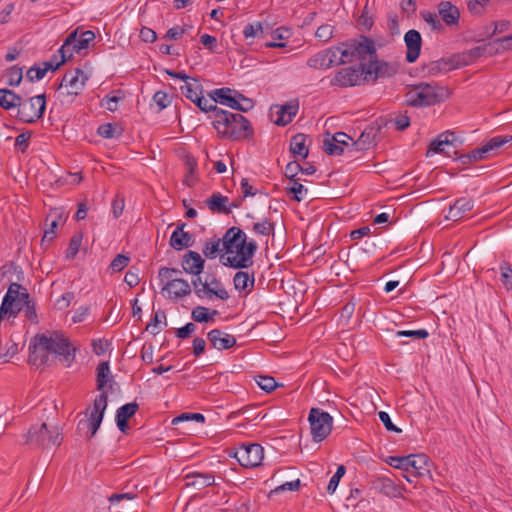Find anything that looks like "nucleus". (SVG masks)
Listing matches in <instances>:
<instances>
[{"label":"nucleus","mask_w":512,"mask_h":512,"mask_svg":"<svg viewBox=\"0 0 512 512\" xmlns=\"http://www.w3.org/2000/svg\"><path fill=\"white\" fill-rule=\"evenodd\" d=\"M49 351L42 350V346L37 344V335L34 336L29 344V364L39 367L47 363Z\"/></svg>","instance_id":"26"},{"label":"nucleus","mask_w":512,"mask_h":512,"mask_svg":"<svg viewBox=\"0 0 512 512\" xmlns=\"http://www.w3.org/2000/svg\"><path fill=\"white\" fill-rule=\"evenodd\" d=\"M139 409V405L136 402L127 403L117 409L116 412V423L119 430L123 433H127L128 424L127 421L133 417Z\"/></svg>","instance_id":"24"},{"label":"nucleus","mask_w":512,"mask_h":512,"mask_svg":"<svg viewBox=\"0 0 512 512\" xmlns=\"http://www.w3.org/2000/svg\"><path fill=\"white\" fill-rule=\"evenodd\" d=\"M259 33H263L262 23L259 21L248 23L243 29V35L246 39L255 38Z\"/></svg>","instance_id":"56"},{"label":"nucleus","mask_w":512,"mask_h":512,"mask_svg":"<svg viewBox=\"0 0 512 512\" xmlns=\"http://www.w3.org/2000/svg\"><path fill=\"white\" fill-rule=\"evenodd\" d=\"M76 31L71 32L67 38L64 40L63 45L58 50L60 53V61L64 64L67 60H69L73 56V52H75L74 43H75Z\"/></svg>","instance_id":"38"},{"label":"nucleus","mask_w":512,"mask_h":512,"mask_svg":"<svg viewBox=\"0 0 512 512\" xmlns=\"http://www.w3.org/2000/svg\"><path fill=\"white\" fill-rule=\"evenodd\" d=\"M223 247V237L222 238H212L205 242L204 248L202 250L204 256L208 259H214L217 253H224Z\"/></svg>","instance_id":"37"},{"label":"nucleus","mask_w":512,"mask_h":512,"mask_svg":"<svg viewBox=\"0 0 512 512\" xmlns=\"http://www.w3.org/2000/svg\"><path fill=\"white\" fill-rule=\"evenodd\" d=\"M387 463L401 469L412 476H424L429 473V459L424 454H411L407 456H390Z\"/></svg>","instance_id":"7"},{"label":"nucleus","mask_w":512,"mask_h":512,"mask_svg":"<svg viewBox=\"0 0 512 512\" xmlns=\"http://www.w3.org/2000/svg\"><path fill=\"white\" fill-rule=\"evenodd\" d=\"M512 141V136H495L491 138L487 143L484 145L488 149V151L497 150L500 147H502L504 144Z\"/></svg>","instance_id":"57"},{"label":"nucleus","mask_w":512,"mask_h":512,"mask_svg":"<svg viewBox=\"0 0 512 512\" xmlns=\"http://www.w3.org/2000/svg\"><path fill=\"white\" fill-rule=\"evenodd\" d=\"M355 56L361 60L376 58V48L373 40L362 36L360 41H353Z\"/></svg>","instance_id":"25"},{"label":"nucleus","mask_w":512,"mask_h":512,"mask_svg":"<svg viewBox=\"0 0 512 512\" xmlns=\"http://www.w3.org/2000/svg\"><path fill=\"white\" fill-rule=\"evenodd\" d=\"M255 278L254 273L251 274L247 271H238L233 278L234 287L238 291H244L250 286H254Z\"/></svg>","instance_id":"35"},{"label":"nucleus","mask_w":512,"mask_h":512,"mask_svg":"<svg viewBox=\"0 0 512 512\" xmlns=\"http://www.w3.org/2000/svg\"><path fill=\"white\" fill-rule=\"evenodd\" d=\"M46 109L45 94L30 97L27 100L21 98L17 110V118L24 123H34L42 118Z\"/></svg>","instance_id":"9"},{"label":"nucleus","mask_w":512,"mask_h":512,"mask_svg":"<svg viewBox=\"0 0 512 512\" xmlns=\"http://www.w3.org/2000/svg\"><path fill=\"white\" fill-rule=\"evenodd\" d=\"M293 181V184L287 188V193L288 194H292V198L295 200V201H302L306 194H307V189L299 182H297L296 180H292Z\"/></svg>","instance_id":"52"},{"label":"nucleus","mask_w":512,"mask_h":512,"mask_svg":"<svg viewBox=\"0 0 512 512\" xmlns=\"http://www.w3.org/2000/svg\"><path fill=\"white\" fill-rule=\"evenodd\" d=\"M233 456L241 466L254 468L261 464L264 458V450L258 443L243 444L234 452Z\"/></svg>","instance_id":"11"},{"label":"nucleus","mask_w":512,"mask_h":512,"mask_svg":"<svg viewBox=\"0 0 512 512\" xmlns=\"http://www.w3.org/2000/svg\"><path fill=\"white\" fill-rule=\"evenodd\" d=\"M316 37L323 42H327L333 36V27L331 25H321L316 31Z\"/></svg>","instance_id":"64"},{"label":"nucleus","mask_w":512,"mask_h":512,"mask_svg":"<svg viewBox=\"0 0 512 512\" xmlns=\"http://www.w3.org/2000/svg\"><path fill=\"white\" fill-rule=\"evenodd\" d=\"M83 239V234L80 232L74 233L69 241V245L66 251L67 259H73L77 253L79 252L81 243Z\"/></svg>","instance_id":"46"},{"label":"nucleus","mask_w":512,"mask_h":512,"mask_svg":"<svg viewBox=\"0 0 512 512\" xmlns=\"http://www.w3.org/2000/svg\"><path fill=\"white\" fill-rule=\"evenodd\" d=\"M404 41L407 47L406 60L408 63H413L420 54L422 45L421 34L417 30L411 29L406 32Z\"/></svg>","instance_id":"16"},{"label":"nucleus","mask_w":512,"mask_h":512,"mask_svg":"<svg viewBox=\"0 0 512 512\" xmlns=\"http://www.w3.org/2000/svg\"><path fill=\"white\" fill-rule=\"evenodd\" d=\"M183 270L192 275H200L204 270L205 260L198 252L189 250L182 257Z\"/></svg>","instance_id":"18"},{"label":"nucleus","mask_w":512,"mask_h":512,"mask_svg":"<svg viewBox=\"0 0 512 512\" xmlns=\"http://www.w3.org/2000/svg\"><path fill=\"white\" fill-rule=\"evenodd\" d=\"M336 47L339 49V60L343 62V64L352 61L353 57H355L353 42L349 44L341 43Z\"/></svg>","instance_id":"49"},{"label":"nucleus","mask_w":512,"mask_h":512,"mask_svg":"<svg viewBox=\"0 0 512 512\" xmlns=\"http://www.w3.org/2000/svg\"><path fill=\"white\" fill-rule=\"evenodd\" d=\"M62 220V216L60 214H49L46 218V221L50 223L49 228L45 230L43 238L41 240L42 244L45 242H51L56 237V229L58 227L59 221Z\"/></svg>","instance_id":"39"},{"label":"nucleus","mask_w":512,"mask_h":512,"mask_svg":"<svg viewBox=\"0 0 512 512\" xmlns=\"http://www.w3.org/2000/svg\"><path fill=\"white\" fill-rule=\"evenodd\" d=\"M212 347L217 350H226L236 345V338L220 329H212L207 334Z\"/></svg>","instance_id":"20"},{"label":"nucleus","mask_w":512,"mask_h":512,"mask_svg":"<svg viewBox=\"0 0 512 512\" xmlns=\"http://www.w3.org/2000/svg\"><path fill=\"white\" fill-rule=\"evenodd\" d=\"M454 140L455 136L453 132L447 131L440 134L436 139H434L430 143L429 149L426 152V156H430L432 154L437 153L448 154V152L445 151V146L452 145Z\"/></svg>","instance_id":"28"},{"label":"nucleus","mask_w":512,"mask_h":512,"mask_svg":"<svg viewBox=\"0 0 512 512\" xmlns=\"http://www.w3.org/2000/svg\"><path fill=\"white\" fill-rule=\"evenodd\" d=\"M380 131V126H367L357 140L352 141L351 146L356 150H367L375 144V138Z\"/></svg>","instance_id":"22"},{"label":"nucleus","mask_w":512,"mask_h":512,"mask_svg":"<svg viewBox=\"0 0 512 512\" xmlns=\"http://www.w3.org/2000/svg\"><path fill=\"white\" fill-rule=\"evenodd\" d=\"M181 274L182 271L178 268L161 267L158 270V278L161 283H164V281H171L173 279H181L179 277Z\"/></svg>","instance_id":"50"},{"label":"nucleus","mask_w":512,"mask_h":512,"mask_svg":"<svg viewBox=\"0 0 512 512\" xmlns=\"http://www.w3.org/2000/svg\"><path fill=\"white\" fill-rule=\"evenodd\" d=\"M391 122L394 123V126L398 131H404L406 128L410 126V118L407 116L406 113L397 114L393 119H391Z\"/></svg>","instance_id":"62"},{"label":"nucleus","mask_w":512,"mask_h":512,"mask_svg":"<svg viewBox=\"0 0 512 512\" xmlns=\"http://www.w3.org/2000/svg\"><path fill=\"white\" fill-rule=\"evenodd\" d=\"M472 63L468 50L457 53L448 58V65L452 69L464 67Z\"/></svg>","instance_id":"43"},{"label":"nucleus","mask_w":512,"mask_h":512,"mask_svg":"<svg viewBox=\"0 0 512 512\" xmlns=\"http://www.w3.org/2000/svg\"><path fill=\"white\" fill-rule=\"evenodd\" d=\"M185 167L187 169V175L184 179V183L187 186H192L194 181L191 179V177L194 175L195 170L197 168V162H196L195 158L192 156H186Z\"/></svg>","instance_id":"54"},{"label":"nucleus","mask_w":512,"mask_h":512,"mask_svg":"<svg viewBox=\"0 0 512 512\" xmlns=\"http://www.w3.org/2000/svg\"><path fill=\"white\" fill-rule=\"evenodd\" d=\"M216 314H218L217 310H213L211 314H209L208 308L203 306H197L192 310L191 316L192 319L196 322H209Z\"/></svg>","instance_id":"45"},{"label":"nucleus","mask_w":512,"mask_h":512,"mask_svg":"<svg viewBox=\"0 0 512 512\" xmlns=\"http://www.w3.org/2000/svg\"><path fill=\"white\" fill-rule=\"evenodd\" d=\"M161 324L164 326L167 325L166 314L163 310H158L147 325L146 330L150 331L153 335H156L161 330Z\"/></svg>","instance_id":"44"},{"label":"nucleus","mask_w":512,"mask_h":512,"mask_svg":"<svg viewBox=\"0 0 512 512\" xmlns=\"http://www.w3.org/2000/svg\"><path fill=\"white\" fill-rule=\"evenodd\" d=\"M439 15L447 25L458 24L460 17L458 8L448 1L439 4Z\"/></svg>","instance_id":"32"},{"label":"nucleus","mask_w":512,"mask_h":512,"mask_svg":"<svg viewBox=\"0 0 512 512\" xmlns=\"http://www.w3.org/2000/svg\"><path fill=\"white\" fill-rule=\"evenodd\" d=\"M449 92L446 88L432 85L427 82H420L414 85L406 94V102L413 107L431 106L448 98Z\"/></svg>","instance_id":"4"},{"label":"nucleus","mask_w":512,"mask_h":512,"mask_svg":"<svg viewBox=\"0 0 512 512\" xmlns=\"http://www.w3.org/2000/svg\"><path fill=\"white\" fill-rule=\"evenodd\" d=\"M194 292L199 298H203L204 296L211 297L212 295H215L221 300H227L229 298V294L226 289H214L213 287H209L208 279L204 281L202 287L194 288Z\"/></svg>","instance_id":"34"},{"label":"nucleus","mask_w":512,"mask_h":512,"mask_svg":"<svg viewBox=\"0 0 512 512\" xmlns=\"http://www.w3.org/2000/svg\"><path fill=\"white\" fill-rule=\"evenodd\" d=\"M386 63H379L378 61H373V59H369L368 64H360L359 67H364V74L366 75H375L376 77L382 75V68L386 66Z\"/></svg>","instance_id":"53"},{"label":"nucleus","mask_w":512,"mask_h":512,"mask_svg":"<svg viewBox=\"0 0 512 512\" xmlns=\"http://www.w3.org/2000/svg\"><path fill=\"white\" fill-rule=\"evenodd\" d=\"M474 207L473 200L468 197H461L457 199L453 205L450 206L446 218L452 221H458L465 217Z\"/></svg>","instance_id":"21"},{"label":"nucleus","mask_w":512,"mask_h":512,"mask_svg":"<svg viewBox=\"0 0 512 512\" xmlns=\"http://www.w3.org/2000/svg\"><path fill=\"white\" fill-rule=\"evenodd\" d=\"M224 253L220 254V262L233 269H247L254 263L253 258L258 250L257 242L248 240L246 233L239 227L232 226L223 235Z\"/></svg>","instance_id":"1"},{"label":"nucleus","mask_w":512,"mask_h":512,"mask_svg":"<svg viewBox=\"0 0 512 512\" xmlns=\"http://www.w3.org/2000/svg\"><path fill=\"white\" fill-rule=\"evenodd\" d=\"M88 79V75L83 70L75 68L64 74L58 89H65L66 92L63 95L69 98L68 101H73L76 96L82 93Z\"/></svg>","instance_id":"10"},{"label":"nucleus","mask_w":512,"mask_h":512,"mask_svg":"<svg viewBox=\"0 0 512 512\" xmlns=\"http://www.w3.org/2000/svg\"><path fill=\"white\" fill-rule=\"evenodd\" d=\"M109 374V362H101L97 367V389L102 392L94 399L93 407L88 418L79 420L77 424V431L79 433L86 431L88 439L92 438L98 431L107 408L108 396L107 392L103 391V389L108 382Z\"/></svg>","instance_id":"3"},{"label":"nucleus","mask_w":512,"mask_h":512,"mask_svg":"<svg viewBox=\"0 0 512 512\" xmlns=\"http://www.w3.org/2000/svg\"><path fill=\"white\" fill-rule=\"evenodd\" d=\"M298 108V103L275 106V110L272 109L271 115L272 117H274V115L277 117L274 118L273 122L278 126H285L289 124L293 120V117L296 116Z\"/></svg>","instance_id":"19"},{"label":"nucleus","mask_w":512,"mask_h":512,"mask_svg":"<svg viewBox=\"0 0 512 512\" xmlns=\"http://www.w3.org/2000/svg\"><path fill=\"white\" fill-rule=\"evenodd\" d=\"M228 202L229 199L227 196H223L221 193H213L206 200V205L212 213L228 215L231 213Z\"/></svg>","instance_id":"27"},{"label":"nucleus","mask_w":512,"mask_h":512,"mask_svg":"<svg viewBox=\"0 0 512 512\" xmlns=\"http://www.w3.org/2000/svg\"><path fill=\"white\" fill-rule=\"evenodd\" d=\"M213 113L212 125L218 135L230 140L249 139L254 130L249 120L241 114L232 113L216 106L210 109Z\"/></svg>","instance_id":"2"},{"label":"nucleus","mask_w":512,"mask_h":512,"mask_svg":"<svg viewBox=\"0 0 512 512\" xmlns=\"http://www.w3.org/2000/svg\"><path fill=\"white\" fill-rule=\"evenodd\" d=\"M364 67H347L336 73L331 80L332 86L351 87L360 85L363 79Z\"/></svg>","instance_id":"13"},{"label":"nucleus","mask_w":512,"mask_h":512,"mask_svg":"<svg viewBox=\"0 0 512 512\" xmlns=\"http://www.w3.org/2000/svg\"><path fill=\"white\" fill-rule=\"evenodd\" d=\"M373 487L388 497H398L401 494L399 486L388 477H378L373 481Z\"/></svg>","instance_id":"30"},{"label":"nucleus","mask_w":512,"mask_h":512,"mask_svg":"<svg viewBox=\"0 0 512 512\" xmlns=\"http://www.w3.org/2000/svg\"><path fill=\"white\" fill-rule=\"evenodd\" d=\"M349 141H353L346 133L338 132L330 140L324 141V151L328 155H341L345 147H352Z\"/></svg>","instance_id":"17"},{"label":"nucleus","mask_w":512,"mask_h":512,"mask_svg":"<svg viewBox=\"0 0 512 512\" xmlns=\"http://www.w3.org/2000/svg\"><path fill=\"white\" fill-rule=\"evenodd\" d=\"M181 93L203 112H209L214 106L209 100L203 97V86L196 78L186 80V83L180 86Z\"/></svg>","instance_id":"12"},{"label":"nucleus","mask_w":512,"mask_h":512,"mask_svg":"<svg viewBox=\"0 0 512 512\" xmlns=\"http://www.w3.org/2000/svg\"><path fill=\"white\" fill-rule=\"evenodd\" d=\"M95 39V33L91 30L82 32L79 36L76 32L74 48L75 52L79 53L81 50L88 48L90 42Z\"/></svg>","instance_id":"42"},{"label":"nucleus","mask_w":512,"mask_h":512,"mask_svg":"<svg viewBox=\"0 0 512 512\" xmlns=\"http://www.w3.org/2000/svg\"><path fill=\"white\" fill-rule=\"evenodd\" d=\"M251 229L257 235L274 236L275 224L269 218H263L261 221L255 222Z\"/></svg>","instance_id":"40"},{"label":"nucleus","mask_w":512,"mask_h":512,"mask_svg":"<svg viewBox=\"0 0 512 512\" xmlns=\"http://www.w3.org/2000/svg\"><path fill=\"white\" fill-rule=\"evenodd\" d=\"M257 384L266 392H272L277 387L275 379L270 376H259Z\"/></svg>","instance_id":"61"},{"label":"nucleus","mask_w":512,"mask_h":512,"mask_svg":"<svg viewBox=\"0 0 512 512\" xmlns=\"http://www.w3.org/2000/svg\"><path fill=\"white\" fill-rule=\"evenodd\" d=\"M422 16L424 21L431 27L432 30L440 31L443 29V25L435 13L428 12Z\"/></svg>","instance_id":"63"},{"label":"nucleus","mask_w":512,"mask_h":512,"mask_svg":"<svg viewBox=\"0 0 512 512\" xmlns=\"http://www.w3.org/2000/svg\"><path fill=\"white\" fill-rule=\"evenodd\" d=\"M116 93L118 95H107L101 101V106L105 107L108 111L114 112L117 110L118 102L124 98V94L122 90H117Z\"/></svg>","instance_id":"48"},{"label":"nucleus","mask_w":512,"mask_h":512,"mask_svg":"<svg viewBox=\"0 0 512 512\" xmlns=\"http://www.w3.org/2000/svg\"><path fill=\"white\" fill-rule=\"evenodd\" d=\"M333 61L331 58L328 59V53L324 50L310 57L307 65L314 69H328L333 66Z\"/></svg>","instance_id":"36"},{"label":"nucleus","mask_w":512,"mask_h":512,"mask_svg":"<svg viewBox=\"0 0 512 512\" xmlns=\"http://www.w3.org/2000/svg\"><path fill=\"white\" fill-rule=\"evenodd\" d=\"M186 223H182L176 227L170 237V246L175 250H182L192 246V235L184 231Z\"/></svg>","instance_id":"23"},{"label":"nucleus","mask_w":512,"mask_h":512,"mask_svg":"<svg viewBox=\"0 0 512 512\" xmlns=\"http://www.w3.org/2000/svg\"><path fill=\"white\" fill-rule=\"evenodd\" d=\"M22 437V444L42 448L59 446L63 441L60 429L57 426L48 427L46 423L32 426Z\"/></svg>","instance_id":"5"},{"label":"nucleus","mask_w":512,"mask_h":512,"mask_svg":"<svg viewBox=\"0 0 512 512\" xmlns=\"http://www.w3.org/2000/svg\"><path fill=\"white\" fill-rule=\"evenodd\" d=\"M345 472H346V468L344 465L338 466L336 473L331 477V479L328 483L327 491L329 493L335 492V490L339 484V481H340L341 477L344 476Z\"/></svg>","instance_id":"58"},{"label":"nucleus","mask_w":512,"mask_h":512,"mask_svg":"<svg viewBox=\"0 0 512 512\" xmlns=\"http://www.w3.org/2000/svg\"><path fill=\"white\" fill-rule=\"evenodd\" d=\"M37 344L42 346V350L59 356L66 367H69L75 359L76 348L72 346L68 338L57 332L50 337L45 334H37Z\"/></svg>","instance_id":"6"},{"label":"nucleus","mask_w":512,"mask_h":512,"mask_svg":"<svg viewBox=\"0 0 512 512\" xmlns=\"http://www.w3.org/2000/svg\"><path fill=\"white\" fill-rule=\"evenodd\" d=\"M187 486H193L198 490L215 484V478L209 473L191 472L185 476Z\"/></svg>","instance_id":"29"},{"label":"nucleus","mask_w":512,"mask_h":512,"mask_svg":"<svg viewBox=\"0 0 512 512\" xmlns=\"http://www.w3.org/2000/svg\"><path fill=\"white\" fill-rule=\"evenodd\" d=\"M308 421L313 441L321 442L331 433L333 418L328 412L320 408H311Z\"/></svg>","instance_id":"8"},{"label":"nucleus","mask_w":512,"mask_h":512,"mask_svg":"<svg viewBox=\"0 0 512 512\" xmlns=\"http://www.w3.org/2000/svg\"><path fill=\"white\" fill-rule=\"evenodd\" d=\"M162 292L167 293V298L177 300L191 293L190 284L184 279H173L162 283Z\"/></svg>","instance_id":"14"},{"label":"nucleus","mask_w":512,"mask_h":512,"mask_svg":"<svg viewBox=\"0 0 512 512\" xmlns=\"http://www.w3.org/2000/svg\"><path fill=\"white\" fill-rule=\"evenodd\" d=\"M130 262V258L124 254H118L110 263L108 267V271L113 273H118L124 270Z\"/></svg>","instance_id":"47"},{"label":"nucleus","mask_w":512,"mask_h":512,"mask_svg":"<svg viewBox=\"0 0 512 512\" xmlns=\"http://www.w3.org/2000/svg\"><path fill=\"white\" fill-rule=\"evenodd\" d=\"M117 129H118V126L116 124L106 123V124L100 125L98 127L97 132L101 137L110 139V138H113L116 134L117 135L121 134L120 131L117 133Z\"/></svg>","instance_id":"55"},{"label":"nucleus","mask_w":512,"mask_h":512,"mask_svg":"<svg viewBox=\"0 0 512 512\" xmlns=\"http://www.w3.org/2000/svg\"><path fill=\"white\" fill-rule=\"evenodd\" d=\"M21 97L9 89H0V107L5 110L17 108L20 105Z\"/></svg>","instance_id":"33"},{"label":"nucleus","mask_w":512,"mask_h":512,"mask_svg":"<svg viewBox=\"0 0 512 512\" xmlns=\"http://www.w3.org/2000/svg\"><path fill=\"white\" fill-rule=\"evenodd\" d=\"M233 92H234V89L227 88V87L214 89L209 94V96L211 97L210 102L212 104L220 103V104L226 106L228 103V99L231 97Z\"/></svg>","instance_id":"41"},{"label":"nucleus","mask_w":512,"mask_h":512,"mask_svg":"<svg viewBox=\"0 0 512 512\" xmlns=\"http://www.w3.org/2000/svg\"><path fill=\"white\" fill-rule=\"evenodd\" d=\"M7 84L9 86H18L22 81V69L18 66H12L6 71Z\"/></svg>","instance_id":"51"},{"label":"nucleus","mask_w":512,"mask_h":512,"mask_svg":"<svg viewBox=\"0 0 512 512\" xmlns=\"http://www.w3.org/2000/svg\"><path fill=\"white\" fill-rule=\"evenodd\" d=\"M20 288L21 285L18 283L10 284L0 306V322L4 319L7 313H11V305L15 304V300L24 299L25 301L28 299V293H20Z\"/></svg>","instance_id":"15"},{"label":"nucleus","mask_w":512,"mask_h":512,"mask_svg":"<svg viewBox=\"0 0 512 512\" xmlns=\"http://www.w3.org/2000/svg\"><path fill=\"white\" fill-rule=\"evenodd\" d=\"M501 278L504 286L507 289L512 288V269L507 262H503L500 266Z\"/></svg>","instance_id":"59"},{"label":"nucleus","mask_w":512,"mask_h":512,"mask_svg":"<svg viewBox=\"0 0 512 512\" xmlns=\"http://www.w3.org/2000/svg\"><path fill=\"white\" fill-rule=\"evenodd\" d=\"M397 337H412L417 339H425L429 336V333L425 329L418 330H400L396 332Z\"/></svg>","instance_id":"60"},{"label":"nucleus","mask_w":512,"mask_h":512,"mask_svg":"<svg viewBox=\"0 0 512 512\" xmlns=\"http://www.w3.org/2000/svg\"><path fill=\"white\" fill-rule=\"evenodd\" d=\"M308 136L302 133L294 135L290 140V152L302 159L307 158L309 150L307 146Z\"/></svg>","instance_id":"31"}]
</instances>
